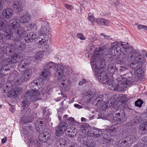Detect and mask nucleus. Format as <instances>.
Segmentation results:
<instances>
[{
  "mask_svg": "<svg viewBox=\"0 0 147 147\" xmlns=\"http://www.w3.org/2000/svg\"><path fill=\"white\" fill-rule=\"evenodd\" d=\"M128 45V43L123 42L112 43L111 47L108 50L109 54L105 55L102 58L98 57L102 55L103 53L101 48L95 49L93 55L94 58L91 59L90 63L94 75L100 82L103 84H107L109 79L107 73L104 71L106 66V62L109 64L113 63L114 58L113 56L120 55L121 52L122 53L121 50L123 48V45L125 46V49Z\"/></svg>",
  "mask_w": 147,
  "mask_h": 147,
  "instance_id": "1",
  "label": "nucleus"
},
{
  "mask_svg": "<svg viewBox=\"0 0 147 147\" xmlns=\"http://www.w3.org/2000/svg\"><path fill=\"white\" fill-rule=\"evenodd\" d=\"M125 46L123 45V48L121 50L123 55L118 56L116 58V62L122 64L132 61L128 64V67L132 69L136 70L134 71L135 77L142 76L143 71L141 65L144 62V58L141 55L136 56V52L133 51L132 46H128L125 49Z\"/></svg>",
  "mask_w": 147,
  "mask_h": 147,
  "instance_id": "2",
  "label": "nucleus"
},
{
  "mask_svg": "<svg viewBox=\"0 0 147 147\" xmlns=\"http://www.w3.org/2000/svg\"><path fill=\"white\" fill-rule=\"evenodd\" d=\"M125 81L120 80L117 83L112 84L113 80L109 79L107 84H104L105 86L110 90H112L115 91L123 92L124 90V87L126 88L127 86H130L132 84V82L135 81V80L131 77H128Z\"/></svg>",
  "mask_w": 147,
  "mask_h": 147,
  "instance_id": "3",
  "label": "nucleus"
},
{
  "mask_svg": "<svg viewBox=\"0 0 147 147\" xmlns=\"http://www.w3.org/2000/svg\"><path fill=\"white\" fill-rule=\"evenodd\" d=\"M20 41H14L13 44H10L8 46L0 47V59H1L4 54L9 53H12L16 51L20 53L24 51L25 49V44Z\"/></svg>",
  "mask_w": 147,
  "mask_h": 147,
  "instance_id": "4",
  "label": "nucleus"
},
{
  "mask_svg": "<svg viewBox=\"0 0 147 147\" xmlns=\"http://www.w3.org/2000/svg\"><path fill=\"white\" fill-rule=\"evenodd\" d=\"M20 25L19 20L16 18L10 20L8 24V26L10 30L14 29V35L13 36L14 41H20L26 32L23 27L20 26Z\"/></svg>",
  "mask_w": 147,
  "mask_h": 147,
  "instance_id": "5",
  "label": "nucleus"
},
{
  "mask_svg": "<svg viewBox=\"0 0 147 147\" xmlns=\"http://www.w3.org/2000/svg\"><path fill=\"white\" fill-rule=\"evenodd\" d=\"M21 57L22 54L20 52L15 53L9 58L7 59V57L6 59H3V60L2 59L0 60V74L3 75L4 71L6 70L2 67L7 66L11 63H14L18 62L20 60V58Z\"/></svg>",
  "mask_w": 147,
  "mask_h": 147,
  "instance_id": "6",
  "label": "nucleus"
},
{
  "mask_svg": "<svg viewBox=\"0 0 147 147\" xmlns=\"http://www.w3.org/2000/svg\"><path fill=\"white\" fill-rule=\"evenodd\" d=\"M112 121L117 123H123L126 121L127 117L123 110L118 109L114 111L113 113Z\"/></svg>",
  "mask_w": 147,
  "mask_h": 147,
  "instance_id": "7",
  "label": "nucleus"
},
{
  "mask_svg": "<svg viewBox=\"0 0 147 147\" xmlns=\"http://www.w3.org/2000/svg\"><path fill=\"white\" fill-rule=\"evenodd\" d=\"M49 30L47 27L44 26H42L40 29L39 31L38 35L39 36H41L40 38H41V40L39 41V43L42 45H45L46 42H48L49 39L48 34H49Z\"/></svg>",
  "mask_w": 147,
  "mask_h": 147,
  "instance_id": "8",
  "label": "nucleus"
},
{
  "mask_svg": "<svg viewBox=\"0 0 147 147\" xmlns=\"http://www.w3.org/2000/svg\"><path fill=\"white\" fill-rule=\"evenodd\" d=\"M40 91L38 90L28 91L25 93L24 98L27 100L34 102L39 99Z\"/></svg>",
  "mask_w": 147,
  "mask_h": 147,
  "instance_id": "9",
  "label": "nucleus"
},
{
  "mask_svg": "<svg viewBox=\"0 0 147 147\" xmlns=\"http://www.w3.org/2000/svg\"><path fill=\"white\" fill-rule=\"evenodd\" d=\"M65 67L63 65H58L57 66L56 72L55 73L56 78L61 81L64 80L65 77L64 75Z\"/></svg>",
  "mask_w": 147,
  "mask_h": 147,
  "instance_id": "10",
  "label": "nucleus"
},
{
  "mask_svg": "<svg viewBox=\"0 0 147 147\" xmlns=\"http://www.w3.org/2000/svg\"><path fill=\"white\" fill-rule=\"evenodd\" d=\"M32 74V71L30 69L25 70L21 75L20 78H19L17 82L18 84H21L22 83L27 81L30 78Z\"/></svg>",
  "mask_w": 147,
  "mask_h": 147,
  "instance_id": "11",
  "label": "nucleus"
},
{
  "mask_svg": "<svg viewBox=\"0 0 147 147\" xmlns=\"http://www.w3.org/2000/svg\"><path fill=\"white\" fill-rule=\"evenodd\" d=\"M104 98V96L103 94L98 93L96 92V91L95 94L93 96L92 104L94 105L99 106L103 101Z\"/></svg>",
  "mask_w": 147,
  "mask_h": 147,
  "instance_id": "12",
  "label": "nucleus"
},
{
  "mask_svg": "<svg viewBox=\"0 0 147 147\" xmlns=\"http://www.w3.org/2000/svg\"><path fill=\"white\" fill-rule=\"evenodd\" d=\"M67 124L65 122H61L55 128V134L57 136H60L64 133L66 129Z\"/></svg>",
  "mask_w": 147,
  "mask_h": 147,
  "instance_id": "13",
  "label": "nucleus"
},
{
  "mask_svg": "<svg viewBox=\"0 0 147 147\" xmlns=\"http://www.w3.org/2000/svg\"><path fill=\"white\" fill-rule=\"evenodd\" d=\"M3 32V33L0 31V42H3L5 37H6L7 39L9 40L11 39L13 36V32L8 30Z\"/></svg>",
  "mask_w": 147,
  "mask_h": 147,
  "instance_id": "14",
  "label": "nucleus"
},
{
  "mask_svg": "<svg viewBox=\"0 0 147 147\" xmlns=\"http://www.w3.org/2000/svg\"><path fill=\"white\" fill-rule=\"evenodd\" d=\"M31 16L30 14L26 12L22 11L20 16L19 22L21 23H26L30 21Z\"/></svg>",
  "mask_w": 147,
  "mask_h": 147,
  "instance_id": "15",
  "label": "nucleus"
},
{
  "mask_svg": "<svg viewBox=\"0 0 147 147\" xmlns=\"http://www.w3.org/2000/svg\"><path fill=\"white\" fill-rule=\"evenodd\" d=\"M96 90L92 89L90 91H88L85 94L83 99L87 103L90 102L91 100L92 101L93 96L95 93Z\"/></svg>",
  "mask_w": 147,
  "mask_h": 147,
  "instance_id": "16",
  "label": "nucleus"
},
{
  "mask_svg": "<svg viewBox=\"0 0 147 147\" xmlns=\"http://www.w3.org/2000/svg\"><path fill=\"white\" fill-rule=\"evenodd\" d=\"M38 139L39 141L37 140H33L30 139L29 140L30 143H32L34 144H36L37 146H39L41 145V142H46V140H45L44 136V133L43 134H40L38 136Z\"/></svg>",
  "mask_w": 147,
  "mask_h": 147,
  "instance_id": "17",
  "label": "nucleus"
},
{
  "mask_svg": "<svg viewBox=\"0 0 147 147\" xmlns=\"http://www.w3.org/2000/svg\"><path fill=\"white\" fill-rule=\"evenodd\" d=\"M13 14V10L10 8L4 9L2 11V15L3 18L7 19L11 18Z\"/></svg>",
  "mask_w": 147,
  "mask_h": 147,
  "instance_id": "18",
  "label": "nucleus"
},
{
  "mask_svg": "<svg viewBox=\"0 0 147 147\" xmlns=\"http://www.w3.org/2000/svg\"><path fill=\"white\" fill-rule=\"evenodd\" d=\"M35 128L37 131L40 133L43 131L45 128V124L43 121L40 119L36 121L35 123Z\"/></svg>",
  "mask_w": 147,
  "mask_h": 147,
  "instance_id": "19",
  "label": "nucleus"
},
{
  "mask_svg": "<svg viewBox=\"0 0 147 147\" xmlns=\"http://www.w3.org/2000/svg\"><path fill=\"white\" fill-rule=\"evenodd\" d=\"M29 67V63L26 59L22 60L20 62L18 66V69L20 71H22L24 69Z\"/></svg>",
  "mask_w": 147,
  "mask_h": 147,
  "instance_id": "20",
  "label": "nucleus"
},
{
  "mask_svg": "<svg viewBox=\"0 0 147 147\" xmlns=\"http://www.w3.org/2000/svg\"><path fill=\"white\" fill-rule=\"evenodd\" d=\"M37 35L33 32H31L24 36V39L27 43L31 42L34 40L36 38Z\"/></svg>",
  "mask_w": 147,
  "mask_h": 147,
  "instance_id": "21",
  "label": "nucleus"
},
{
  "mask_svg": "<svg viewBox=\"0 0 147 147\" xmlns=\"http://www.w3.org/2000/svg\"><path fill=\"white\" fill-rule=\"evenodd\" d=\"M34 129V127L31 125L28 126L26 128H24L23 131L25 137H29L32 135Z\"/></svg>",
  "mask_w": 147,
  "mask_h": 147,
  "instance_id": "22",
  "label": "nucleus"
},
{
  "mask_svg": "<svg viewBox=\"0 0 147 147\" xmlns=\"http://www.w3.org/2000/svg\"><path fill=\"white\" fill-rule=\"evenodd\" d=\"M103 143L105 144H109L113 141L111 135L109 134H105L102 139Z\"/></svg>",
  "mask_w": 147,
  "mask_h": 147,
  "instance_id": "23",
  "label": "nucleus"
},
{
  "mask_svg": "<svg viewBox=\"0 0 147 147\" xmlns=\"http://www.w3.org/2000/svg\"><path fill=\"white\" fill-rule=\"evenodd\" d=\"M52 91L51 87L50 85H48L43 87L41 90V92L42 95H44L45 94V96H47V95L50 94Z\"/></svg>",
  "mask_w": 147,
  "mask_h": 147,
  "instance_id": "24",
  "label": "nucleus"
},
{
  "mask_svg": "<svg viewBox=\"0 0 147 147\" xmlns=\"http://www.w3.org/2000/svg\"><path fill=\"white\" fill-rule=\"evenodd\" d=\"M95 20L97 24L102 25L108 26L110 23L109 21L102 18H95Z\"/></svg>",
  "mask_w": 147,
  "mask_h": 147,
  "instance_id": "25",
  "label": "nucleus"
},
{
  "mask_svg": "<svg viewBox=\"0 0 147 147\" xmlns=\"http://www.w3.org/2000/svg\"><path fill=\"white\" fill-rule=\"evenodd\" d=\"M7 21L3 18L0 17V30L3 32L7 30Z\"/></svg>",
  "mask_w": 147,
  "mask_h": 147,
  "instance_id": "26",
  "label": "nucleus"
},
{
  "mask_svg": "<svg viewBox=\"0 0 147 147\" xmlns=\"http://www.w3.org/2000/svg\"><path fill=\"white\" fill-rule=\"evenodd\" d=\"M66 142V140L65 138H59L56 141L57 147H65Z\"/></svg>",
  "mask_w": 147,
  "mask_h": 147,
  "instance_id": "27",
  "label": "nucleus"
},
{
  "mask_svg": "<svg viewBox=\"0 0 147 147\" xmlns=\"http://www.w3.org/2000/svg\"><path fill=\"white\" fill-rule=\"evenodd\" d=\"M93 136L95 138H98L101 137L103 135V133L101 129L95 128L92 131Z\"/></svg>",
  "mask_w": 147,
  "mask_h": 147,
  "instance_id": "28",
  "label": "nucleus"
},
{
  "mask_svg": "<svg viewBox=\"0 0 147 147\" xmlns=\"http://www.w3.org/2000/svg\"><path fill=\"white\" fill-rule=\"evenodd\" d=\"M117 145L119 147H128L130 146L128 142L125 140V138L124 139H120Z\"/></svg>",
  "mask_w": 147,
  "mask_h": 147,
  "instance_id": "29",
  "label": "nucleus"
},
{
  "mask_svg": "<svg viewBox=\"0 0 147 147\" xmlns=\"http://www.w3.org/2000/svg\"><path fill=\"white\" fill-rule=\"evenodd\" d=\"M79 130L82 133H84L89 129H90V127L88 123H83L80 125Z\"/></svg>",
  "mask_w": 147,
  "mask_h": 147,
  "instance_id": "30",
  "label": "nucleus"
},
{
  "mask_svg": "<svg viewBox=\"0 0 147 147\" xmlns=\"http://www.w3.org/2000/svg\"><path fill=\"white\" fill-rule=\"evenodd\" d=\"M34 120V118L31 114L29 116L27 117H23L21 118V121L23 123H26L29 122H31Z\"/></svg>",
  "mask_w": 147,
  "mask_h": 147,
  "instance_id": "31",
  "label": "nucleus"
},
{
  "mask_svg": "<svg viewBox=\"0 0 147 147\" xmlns=\"http://www.w3.org/2000/svg\"><path fill=\"white\" fill-rule=\"evenodd\" d=\"M117 68L115 66L112 65H108L107 66V70L109 73L112 75L117 72Z\"/></svg>",
  "mask_w": 147,
  "mask_h": 147,
  "instance_id": "32",
  "label": "nucleus"
},
{
  "mask_svg": "<svg viewBox=\"0 0 147 147\" xmlns=\"http://www.w3.org/2000/svg\"><path fill=\"white\" fill-rule=\"evenodd\" d=\"M125 140H127V142L130 146L136 140V135H130L127 136L125 138Z\"/></svg>",
  "mask_w": 147,
  "mask_h": 147,
  "instance_id": "33",
  "label": "nucleus"
},
{
  "mask_svg": "<svg viewBox=\"0 0 147 147\" xmlns=\"http://www.w3.org/2000/svg\"><path fill=\"white\" fill-rule=\"evenodd\" d=\"M86 134L84 133H82L78 137V140L83 144H84L85 142L87 140Z\"/></svg>",
  "mask_w": 147,
  "mask_h": 147,
  "instance_id": "34",
  "label": "nucleus"
},
{
  "mask_svg": "<svg viewBox=\"0 0 147 147\" xmlns=\"http://www.w3.org/2000/svg\"><path fill=\"white\" fill-rule=\"evenodd\" d=\"M43 67L44 69L50 71L51 69L54 68L55 66L54 63L50 61L45 63Z\"/></svg>",
  "mask_w": 147,
  "mask_h": 147,
  "instance_id": "35",
  "label": "nucleus"
},
{
  "mask_svg": "<svg viewBox=\"0 0 147 147\" xmlns=\"http://www.w3.org/2000/svg\"><path fill=\"white\" fill-rule=\"evenodd\" d=\"M14 8L17 12L19 11L22 9L21 0H17L14 5Z\"/></svg>",
  "mask_w": 147,
  "mask_h": 147,
  "instance_id": "36",
  "label": "nucleus"
},
{
  "mask_svg": "<svg viewBox=\"0 0 147 147\" xmlns=\"http://www.w3.org/2000/svg\"><path fill=\"white\" fill-rule=\"evenodd\" d=\"M31 110L29 108H26L24 109L20 113V115L24 117H27L30 113Z\"/></svg>",
  "mask_w": 147,
  "mask_h": 147,
  "instance_id": "37",
  "label": "nucleus"
},
{
  "mask_svg": "<svg viewBox=\"0 0 147 147\" xmlns=\"http://www.w3.org/2000/svg\"><path fill=\"white\" fill-rule=\"evenodd\" d=\"M104 104L102 105L100 108V110L103 111H105L107 109L111 107L113 104V103L111 102H110L109 103V102L106 103L104 101Z\"/></svg>",
  "mask_w": 147,
  "mask_h": 147,
  "instance_id": "38",
  "label": "nucleus"
},
{
  "mask_svg": "<svg viewBox=\"0 0 147 147\" xmlns=\"http://www.w3.org/2000/svg\"><path fill=\"white\" fill-rule=\"evenodd\" d=\"M39 85L38 82L37 80H34L30 84V88L33 89L32 90H35L34 89H36V87H38Z\"/></svg>",
  "mask_w": 147,
  "mask_h": 147,
  "instance_id": "39",
  "label": "nucleus"
},
{
  "mask_svg": "<svg viewBox=\"0 0 147 147\" xmlns=\"http://www.w3.org/2000/svg\"><path fill=\"white\" fill-rule=\"evenodd\" d=\"M65 134L68 137H72L74 136V132L73 131L72 129L68 128L65 131Z\"/></svg>",
  "mask_w": 147,
  "mask_h": 147,
  "instance_id": "40",
  "label": "nucleus"
},
{
  "mask_svg": "<svg viewBox=\"0 0 147 147\" xmlns=\"http://www.w3.org/2000/svg\"><path fill=\"white\" fill-rule=\"evenodd\" d=\"M139 129L142 131L147 130V121L141 123L140 125Z\"/></svg>",
  "mask_w": 147,
  "mask_h": 147,
  "instance_id": "41",
  "label": "nucleus"
},
{
  "mask_svg": "<svg viewBox=\"0 0 147 147\" xmlns=\"http://www.w3.org/2000/svg\"><path fill=\"white\" fill-rule=\"evenodd\" d=\"M44 133V138L45 140H46V142L47 141H51L52 138H51L50 134L48 132L46 131Z\"/></svg>",
  "mask_w": 147,
  "mask_h": 147,
  "instance_id": "42",
  "label": "nucleus"
},
{
  "mask_svg": "<svg viewBox=\"0 0 147 147\" xmlns=\"http://www.w3.org/2000/svg\"><path fill=\"white\" fill-rule=\"evenodd\" d=\"M50 74V71L45 69H43L42 73V76L45 79H46Z\"/></svg>",
  "mask_w": 147,
  "mask_h": 147,
  "instance_id": "43",
  "label": "nucleus"
},
{
  "mask_svg": "<svg viewBox=\"0 0 147 147\" xmlns=\"http://www.w3.org/2000/svg\"><path fill=\"white\" fill-rule=\"evenodd\" d=\"M43 53L41 51H38L35 55V59L37 60H40L42 57Z\"/></svg>",
  "mask_w": 147,
  "mask_h": 147,
  "instance_id": "44",
  "label": "nucleus"
},
{
  "mask_svg": "<svg viewBox=\"0 0 147 147\" xmlns=\"http://www.w3.org/2000/svg\"><path fill=\"white\" fill-rule=\"evenodd\" d=\"M84 145H85V147H94L93 143L90 140H87Z\"/></svg>",
  "mask_w": 147,
  "mask_h": 147,
  "instance_id": "45",
  "label": "nucleus"
},
{
  "mask_svg": "<svg viewBox=\"0 0 147 147\" xmlns=\"http://www.w3.org/2000/svg\"><path fill=\"white\" fill-rule=\"evenodd\" d=\"M45 79L40 78L38 80L39 85L38 86V88H41L46 82V80Z\"/></svg>",
  "mask_w": 147,
  "mask_h": 147,
  "instance_id": "46",
  "label": "nucleus"
},
{
  "mask_svg": "<svg viewBox=\"0 0 147 147\" xmlns=\"http://www.w3.org/2000/svg\"><path fill=\"white\" fill-rule=\"evenodd\" d=\"M47 42H45V44L44 45H41L39 43V45H40V47H41L44 46V47H43L42 49H43V51H44L47 52H50V49L49 48V46L47 45L46 44V43Z\"/></svg>",
  "mask_w": 147,
  "mask_h": 147,
  "instance_id": "47",
  "label": "nucleus"
},
{
  "mask_svg": "<svg viewBox=\"0 0 147 147\" xmlns=\"http://www.w3.org/2000/svg\"><path fill=\"white\" fill-rule=\"evenodd\" d=\"M69 83H67V84H65V83H62L61 87L64 90H68L69 89Z\"/></svg>",
  "mask_w": 147,
  "mask_h": 147,
  "instance_id": "48",
  "label": "nucleus"
},
{
  "mask_svg": "<svg viewBox=\"0 0 147 147\" xmlns=\"http://www.w3.org/2000/svg\"><path fill=\"white\" fill-rule=\"evenodd\" d=\"M72 70L70 67L67 66H65L64 74L65 73L67 75H70L72 73Z\"/></svg>",
  "mask_w": 147,
  "mask_h": 147,
  "instance_id": "49",
  "label": "nucleus"
},
{
  "mask_svg": "<svg viewBox=\"0 0 147 147\" xmlns=\"http://www.w3.org/2000/svg\"><path fill=\"white\" fill-rule=\"evenodd\" d=\"M95 18L93 16L90 15L88 17V20L91 22L93 26H96V24L95 22Z\"/></svg>",
  "mask_w": 147,
  "mask_h": 147,
  "instance_id": "50",
  "label": "nucleus"
},
{
  "mask_svg": "<svg viewBox=\"0 0 147 147\" xmlns=\"http://www.w3.org/2000/svg\"><path fill=\"white\" fill-rule=\"evenodd\" d=\"M143 103L142 100L140 99H138L136 101L135 103V105L136 106L141 107Z\"/></svg>",
  "mask_w": 147,
  "mask_h": 147,
  "instance_id": "51",
  "label": "nucleus"
},
{
  "mask_svg": "<svg viewBox=\"0 0 147 147\" xmlns=\"http://www.w3.org/2000/svg\"><path fill=\"white\" fill-rule=\"evenodd\" d=\"M46 109V108H44L42 109V113L44 116L48 117L50 115L49 111L48 110H47Z\"/></svg>",
  "mask_w": 147,
  "mask_h": 147,
  "instance_id": "52",
  "label": "nucleus"
},
{
  "mask_svg": "<svg viewBox=\"0 0 147 147\" xmlns=\"http://www.w3.org/2000/svg\"><path fill=\"white\" fill-rule=\"evenodd\" d=\"M22 106L23 107H28L30 105V103L28 101L24 100L22 102Z\"/></svg>",
  "mask_w": 147,
  "mask_h": 147,
  "instance_id": "53",
  "label": "nucleus"
},
{
  "mask_svg": "<svg viewBox=\"0 0 147 147\" xmlns=\"http://www.w3.org/2000/svg\"><path fill=\"white\" fill-rule=\"evenodd\" d=\"M140 118L142 120L147 119V113H142L140 116Z\"/></svg>",
  "mask_w": 147,
  "mask_h": 147,
  "instance_id": "54",
  "label": "nucleus"
},
{
  "mask_svg": "<svg viewBox=\"0 0 147 147\" xmlns=\"http://www.w3.org/2000/svg\"><path fill=\"white\" fill-rule=\"evenodd\" d=\"M29 28H30L32 31H33L34 29H36L37 28L36 24L34 23L30 24L29 26Z\"/></svg>",
  "mask_w": 147,
  "mask_h": 147,
  "instance_id": "55",
  "label": "nucleus"
},
{
  "mask_svg": "<svg viewBox=\"0 0 147 147\" xmlns=\"http://www.w3.org/2000/svg\"><path fill=\"white\" fill-rule=\"evenodd\" d=\"M64 5L65 7L68 10H71L74 9L73 6L71 5L65 4H64Z\"/></svg>",
  "mask_w": 147,
  "mask_h": 147,
  "instance_id": "56",
  "label": "nucleus"
},
{
  "mask_svg": "<svg viewBox=\"0 0 147 147\" xmlns=\"http://www.w3.org/2000/svg\"><path fill=\"white\" fill-rule=\"evenodd\" d=\"M77 36L80 39L84 40L85 39V37L84 35L82 34L79 33L77 34Z\"/></svg>",
  "mask_w": 147,
  "mask_h": 147,
  "instance_id": "57",
  "label": "nucleus"
},
{
  "mask_svg": "<svg viewBox=\"0 0 147 147\" xmlns=\"http://www.w3.org/2000/svg\"><path fill=\"white\" fill-rule=\"evenodd\" d=\"M17 96L15 92H12L9 93L8 94L7 96L8 97L10 98H14L15 97Z\"/></svg>",
  "mask_w": 147,
  "mask_h": 147,
  "instance_id": "58",
  "label": "nucleus"
},
{
  "mask_svg": "<svg viewBox=\"0 0 147 147\" xmlns=\"http://www.w3.org/2000/svg\"><path fill=\"white\" fill-rule=\"evenodd\" d=\"M67 122H69L70 124L72 123L75 121V119L72 117H70L67 120Z\"/></svg>",
  "mask_w": 147,
  "mask_h": 147,
  "instance_id": "59",
  "label": "nucleus"
},
{
  "mask_svg": "<svg viewBox=\"0 0 147 147\" xmlns=\"http://www.w3.org/2000/svg\"><path fill=\"white\" fill-rule=\"evenodd\" d=\"M138 28L139 30L143 29L147 30V26L144 25H140L138 26Z\"/></svg>",
  "mask_w": 147,
  "mask_h": 147,
  "instance_id": "60",
  "label": "nucleus"
},
{
  "mask_svg": "<svg viewBox=\"0 0 147 147\" xmlns=\"http://www.w3.org/2000/svg\"><path fill=\"white\" fill-rule=\"evenodd\" d=\"M4 76H0V84H4L5 82V78Z\"/></svg>",
  "mask_w": 147,
  "mask_h": 147,
  "instance_id": "61",
  "label": "nucleus"
},
{
  "mask_svg": "<svg viewBox=\"0 0 147 147\" xmlns=\"http://www.w3.org/2000/svg\"><path fill=\"white\" fill-rule=\"evenodd\" d=\"M87 80L84 79H82L80 81L79 83V85L82 86L83 84L86 83V82Z\"/></svg>",
  "mask_w": 147,
  "mask_h": 147,
  "instance_id": "62",
  "label": "nucleus"
},
{
  "mask_svg": "<svg viewBox=\"0 0 147 147\" xmlns=\"http://www.w3.org/2000/svg\"><path fill=\"white\" fill-rule=\"evenodd\" d=\"M142 142L144 143V144L147 145V136L143 137L142 139Z\"/></svg>",
  "mask_w": 147,
  "mask_h": 147,
  "instance_id": "63",
  "label": "nucleus"
},
{
  "mask_svg": "<svg viewBox=\"0 0 147 147\" xmlns=\"http://www.w3.org/2000/svg\"><path fill=\"white\" fill-rule=\"evenodd\" d=\"M115 127H112L108 129V131H109L110 132H113L115 130Z\"/></svg>",
  "mask_w": 147,
  "mask_h": 147,
  "instance_id": "64",
  "label": "nucleus"
}]
</instances>
